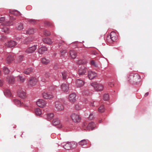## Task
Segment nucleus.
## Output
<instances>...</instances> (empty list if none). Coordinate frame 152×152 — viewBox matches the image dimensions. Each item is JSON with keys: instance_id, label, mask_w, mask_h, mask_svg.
<instances>
[{"instance_id": "obj_1", "label": "nucleus", "mask_w": 152, "mask_h": 152, "mask_svg": "<svg viewBox=\"0 0 152 152\" xmlns=\"http://www.w3.org/2000/svg\"><path fill=\"white\" fill-rule=\"evenodd\" d=\"M140 79V76L137 74L131 73L127 77V80L131 83H136Z\"/></svg>"}, {"instance_id": "obj_2", "label": "nucleus", "mask_w": 152, "mask_h": 152, "mask_svg": "<svg viewBox=\"0 0 152 152\" xmlns=\"http://www.w3.org/2000/svg\"><path fill=\"white\" fill-rule=\"evenodd\" d=\"M38 82L37 78L35 77H30L27 80V83L29 86L32 87L35 86Z\"/></svg>"}, {"instance_id": "obj_3", "label": "nucleus", "mask_w": 152, "mask_h": 152, "mask_svg": "<svg viewBox=\"0 0 152 152\" xmlns=\"http://www.w3.org/2000/svg\"><path fill=\"white\" fill-rule=\"evenodd\" d=\"M70 117L74 123H79L81 121V118L80 115L77 113H72L70 115Z\"/></svg>"}, {"instance_id": "obj_4", "label": "nucleus", "mask_w": 152, "mask_h": 152, "mask_svg": "<svg viewBox=\"0 0 152 152\" xmlns=\"http://www.w3.org/2000/svg\"><path fill=\"white\" fill-rule=\"evenodd\" d=\"M91 86L94 88L97 91H100L103 90V86L100 84L94 82L92 83Z\"/></svg>"}, {"instance_id": "obj_5", "label": "nucleus", "mask_w": 152, "mask_h": 152, "mask_svg": "<svg viewBox=\"0 0 152 152\" xmlns=\"http://www.w3.org/2000/svg\"><path fill=\"white\" fill-rule=\"evenodd\" d=\"M56 110L58 111H61L64 109V107L62 104L59 101H56L55 103Z\"/></svg>"}, {"instance_id": "obj_6", "label": "nucleus", "mask_w": 152, "mask_h": 152, "mask_svg": "<svg viewBox=\"0 0 152 152\" xmlns=\"http://www.w3.org/2000/svg\"><path fill=\"white\" fill-rule=\"evenodd\" d=\"M37 48V45H34L29 47L25 50V52L27 54H30L34 53Z\"/></svg>"}, {"instance_id": "obj_7", "label": "nucleus", "mask_w": 152, "mask_h": 152, "mask_svg": "<svg viewBox=\"0 0 152 152\" xmlns=\"http://www.w3.org/2000/svg\"><path fill=\"white\" fill-rule=\"evenodd\" d=\"M87 71V68L83 66L80 67L78 70V74L80 76H82L84 75Z\"/></svg>"}, {"instance_id": "obj_8", "label": "nucleus", "mask_w": 152, "mask_h": 152, "mask_svg": "<svg viewBox=\"0 0 152 152\" xmlns=\"http://www.w3.org/2000/svg\"><path fill=\"white\" fill-rule=\"evenodd\" d=\"M76 95L75 93H72L70 94L69 97V101L72 103L75 102L76 101Z\"/></svg>"}, {"instance_id": "obj_9", "label": "nucleus", "mask_w": 152, "mask_h": 152, "mask_svg": "<svg viewBox=\"0 0 152 152\" xmlns=\"http://www.w3.org/2000/svg\"><path fill=\"white\" fill-rule=\"evenodd\" d=\"M43 97L45 99H50L53 98V96L52 93L44 92L42 93Z\"/></svg>"}, {"instance_id": "obj_10", "label": "nucleus", "mask_w": 152, "mask_h": 152, "mask_svg": "<svg viewBox=\"0 0 152 152\" xmlns=\"http://www.w3.org/2000/svg\"><path fill=\"white\" fill-rule=\"evenodd\" d=\"M74 145L72 142H67L63 145V147L65 150H69L72 148Z\"/></svg>"}, {"instance_id": "obj_11", "label": "nucleus", "mask_w": 152, "mask_h": 152, "mask_svg": "<svg viewBox=\"0 0 152 152\" xmlns=\"http://www.w3.org/2000/svg\"><path fill=\"white\" fill-rule=\"evenodd\" d=\"M18 96L22 99H25L27 97L26 93L22 89L19 90L18 92Z\"/></svg>"}, {"instance_id": "obj_12", "label": "nucleus", "mask_w": 152, "mask_h": 152, "mask_svg": "<svg viewBox=\"0 0 152 152\" xmlns=\"http://www.w3.org/2000/svg\"><path fill=\"white\" fill-rule=\"evenodd\" d=\"M52 124L53 125L57 126L58 128H61L62 127V125L60 123V120L58 119H54L53 121Z\"/></svg>"}, {"instance_id": "obj_13", "label": "nucleus", "mask_w": 152, "mask_h": 152, "mask_svg": "<svg viewBox=\"0 0 152 152\" xmlns=\"http://www.w3.org/2000/svg\"><path fill=\"white\" fill-rule=\"evenodd\" d=\"M38 106L41 107H44L46 105V103L45 101L42 99H39L36 102Z\"/></svg>"}, {"instance_id": "obj_14", "label": "nucleus", "mask_w": 152, "mask_h": 152, "mask_svg": "<svg viewBox=\"0 0 152 152\" xmlns=\"http://www.w3.org/2000/svg\"><path fill=\"white\" fill-rule=\"evenodd\" d=\"M110 39L111 40L114 42H115L117 38V36L116 33L114 32H111L110 35Z\"/></svg>"}, {"instance_id": "obj_15", "label": "nucleus", "mask_w": 152, "mask_h": 152, "mask_svg": "<svg viewBox=\"0 0 152 152\" xmlns=\"http://www.w3.org/2000/svg\"><path fill=\"white\" fill-rule=\"evenodd\" d=\"M88 76L90 80H92L97 76V74L91 71H89L88 72Z\"/></svg>"}, {"instance_id": "obj_16", "label": "nucleus", "mask_w": 152, "mask_h": 152, "mask_svg": "<svg viewBox=\"0 0 152 152\" xmlns=\"http://www.w3.org/2000/svg\"><path fill=\"white\" fill-rule=\"evenodd\" d=\"M6 80L9 84H13L14 83L15 79L13 76H8L6 78Z\"/></svg>"}, {"instance_id": "obj_17", "label": "nucleus", "mask_w": 152, "mask_h": 152, "mask_svg": "<svg viewBox=\"0 0 152 152\" xmlns=\"http://www.w3.org/2000/svg\"><path fill=\"white\" fill-rule=\"evenodd\" d=\"M84 84V82L80 79L76 80V84L77 87L80 88L83 86Z\"/></svg>"}, {"instance_id": "obj_18", "label": "nucleus", "mask_w": 152, "mask_h": 152, "mask_svg": "<svg viewBox=\"0 0 152 152\" xmlns=\"http://www.w3.org/2000/svg\"><path fill=\"white\" fill-rule=\"evenodd\" d=\"M17 44V43L15 41L10 40L8 42L6 45L9 48H12L15 46Z\"/></svg>"}, {"instance_id": "obj_19", "label": "nucleus", "mask_w": 152, "mask_h": 152, "mask_svg": "<svg viewBox=\"0 0 152 152\" xmlns=\"http://www.w3.org/2000/svg\"><path fill=\"white\" fill-rule=\"evenodd\" d=\"M61 89L64 92H67L69 90L68 84H63L61 85Z\"/></svg>"}, {"instance_id": "obj_20", "label": "nucleus", "mask_w": 152, "mask_h": 152, "mask_svg": "<svg viewBox=\"0 0 152 152\" xmlns=\"http://www.w3.org/2000/svg\"><path fill=\"white\" fill-rule=\"evenodd\" d=\"M14 56L13 54H10L7 57L6 59L7 62L9 63L11 62L14 60Z\"/></svg>"}, {"instance_id": "obj_21", "label": "nucleus", "mask_w": 152, "mask_h": 152, "mask_svg": "<svg viewBox=\"0 0 152 152\" xmlns=\"http://www.w3.org/2000/svg\"><path fill=\"white\" fill-rule=\"evenodd\" d=\"M47 50V48L45 46H42L38 50V52L40 54L43 53Z\"/></svg>"}, {"instance_id": "obj_22", "label": "nucleus", "mask_w": 152, "mask_h": 152, "mask_svg": "<svg viewBox=\"0 0 152 152\" xmlns=\"http://www.w3.org/2000/svg\"><path fill=\"white\" fill-rule=\"evenodd\" d=\"M33 72V69L31 67H30L26 69L24 72V73L26 75H29L32 73Z\"/></svg>"}, {"instance_id": "obj_23", "label": "nucleus", "mask_w": 152, "mask_h": 152, "mask_svg": "<svg viewBox=\"0 0 152 152\" xmlns=\"http://www.w3.org/2000/svg\"><path fill=\"white\" fill-rule=\"evenodd\" d=\"M95 126V124L93 122L90 123L87 126V130H92L94 129Z\"/></svg>"}, {"instance_id": "obj_24", "label": "nucleus", "mask_w": 152, "mask_h": 152, "mask_svg": "<svg viewBox=\"0 0 152 152\" xmlns=\"http://www.w3.org/2000/svg\"><path fill=\"white\" fill-rule=\"evenodd\" d=\"M43 41L44 43L49 45L51 44L53 42L51 39L48 37H46L43 39Z\"/></svg>"}, {"instance_id": "obj_25", "label": "nucleus", "mask_w": 152, "mask_h": 152, "mask_svg": "<svg viewBox=\"0 0 152 152\" xmlns=\"http://www.w3.org/2000/svg\"><path fill=\"white\" fill-rule=\"evenodd\" d=\"M69 54L71 57L72 58H75L77 56V53L73 50H70L69 51Z\"/></svg>"}, {"instance_id": "obj_26", "label": "nucleus", "mask_w": 152, "mask_h": 152, "mask_svg": "<svg viewBox=\"0 0 152 152\" xmlns=\"http://www.w3.org/2000/svg\"><path fill=\"white\" fill-rule=\"evenodd\" d=\"M41 61L42 64L45 65H47L50 62V60L45 57L42 58L41 59Z\"/></svg>"}, {"instance_id": "obj_27", "label": "nucleus", "mask_w": 152, "mask_h": 152, "mask_svg": "<svg viewBox=\"0 0 152 152\" xmlns=\"http://www.w3.org/2000/svg\"><path fill=\"white\" fill-rule=\"evenodd\" d=\"M46 117L48 120H51L54 116L53 113H47L46 115Z\"/></svg>"}, {"instance_id": "obj_28", "label": "nucleus", "mask_w": 152, "mask_h": 152, "mask_svg": "<svg viewBox=\"0 0 152 152\" xmlns=\"http://www.w3.org/2000/svg\"><path fill=\"white\" fill-rule=\"evenodd\" d=\"M35 30L33 28L29 29L28 30H27L26 31V34H33Z\"/></svg>"}, {"instance_id": "obj_29", "label": "nucleus", "mask_w": 152, "mask_h": 152, "mask_svg": "<svg viewBox=\"0 0 152 152\" xmlns=\"http://www.w3.org/2000/svg\"><path fill=\"white\" fill-rule=\"evenodd\" d=\"M35 113L36 115H40L42 114L41 110L39 108H37L35 110Z\"/></svg>"}, {"instance_id": "obj_30", "label": "nucleus", "mask_w": 152, "mask_h": 152, "mask_svg": "<svg viewBox=\"0 0 152 152\" xmlns=\"http://www.w3.org/2000/svg\"><path fill=\"white\" fill-rule=\"evenodd\" d=\"M13 102L15 104L18 106H20L21 105V102L18 99H15L13 100Z\"/></svg>"}, {"instance_id": "obj_31", "label": "nucleus", "mask_w": 152, "mask_h": 152, "mask_svg": "<svg viewBox=\"0 0 152 152\" xmlns=\"http://www.w3.org/2000/svg\"><path fill=\"white\" fill-rule=\"evenodd\" d=\"M16 28L19 30L23 29V24L21 23H19L18 26L16 27Z\"/></svg>"}, {"instance_id": "obj_32", "label": "nucleus", "mask_w": 152, "mask_h": 152, "mask_svg": "<svg viewBox=\"0 0 152 152\" xmlns=\"http://www.w3.org/2000/svg\"><path fill=\"white\" fill-rule=\"evenodd\" d=\"M79 145L82 146L86 145L87 144V140L85 139L82 140L79 142Z\"/></svg>"}, {"instance_id": "obj_33", "label": "nucleus", "mask_w": 152, "mask_h": 152, "mask_svg": "<svg viewBox=\"0 0 152 152\" xmlns=\"http://www.w3.org/2000/svg\"><path fill=\"white\" fill-rule=\"evenodd\" d=\"M78 63L80 64H87V61L85 59L80 60L78 61Z\"/></svg>"}, {"instance_id": "obj_34", "label": "nucleus", "mask_w": 152, "mask_h": 152, "mask_svg": "<svg viewBox=\"0 0 152 152\" xmlns=\"http://www.w3.org/2000/svg\"><path fill=\"white\" fill-rule=\"evenodd\" d=\"M3 70L4 74H8L10 72V70L8 68L6 67H4Z\"/></svg>"}, {"instance_id": "obj_35", "label": "nucleus", "mask_w": 152, "mask_h": 152, "mask_svg": "<svg viewBox=\"0 0 152 152\" xmlns=\"http://www.w3.org/2000/svg\"><path fill=\"white\" fill-rule=\"evenodd\" d=\"M109 97L108 94H104L103 96V99L104 100L106 101L109 99Z\"/></svg>"}, {"instance_id": "obj_36", "label": "nucleus", "mask_w": 152, "mask_h": 152, "mask_svg": "<svg viewBox=\"0 0 152 152\" xmlns=\"http://www.w3.org/2000/svg\"><path fill=\"white\" fill-rule=\"evenodd\" d=\"M62 75V77L63 79H66V78L67 74L66 72L65 71H63L61 72Z\"/></svg>"}, {"instance_id": "obj_37", "label": "nucleus", "mask_w": 152, "mask_h": 152, "mask_svg": "<svg viewBox=\"0 0 152 152\" xmlns=\"http://www.w3.org/2000/svg\"><path fill=\"white\" fill-rule=\"evenodd\" d=\"M1 31L4 32L5 33H8V29L7 27L5 26L4 27L1 28Z\"/></svg>"}, {"instance_id": "obj_38", "label": "nucleus", "mask_w": 152, "mask_h": 152, "mask_svg": "<svg viewBox=\"0 0 152 152\" xmlns=\"http://www.w3.org/2000/svg\"><path fill=\"white\" fill-rule=\"evenodd\" d=\"M18 77L21 83H23L26 80V79L25 78H23L22 76L18 75Z\"/></svg>"}, {"instance_id": "obj_39", "label": "nucleus", "mask_w": 152, "mask_h": 152, "mask_svg": "<svg viewBox=\"0 0 152 152\" xmlns=\"http://www.w3.org/2000/svg\"><path fill=\"white\" fill-rule=\"evenodd\" d=\"M99 111L101 113H102L104 111V108L103 105L101 106L99 108Z\"/></svg>"}, {"instance_id": "obj_40", "label": "nucleus", "mask_w": 152, "mask_h": 152, "mask_svg": "<svg viewBox=\"0 0 152 152\" xmlns=\"http://www.w3.org/2000/svg\"><path fill=\"white\" fill-rule=\"evenodd\" d=\"M49 79L46 78L44 77H42L41 79V81L44 83H46L47 82L49 81Z\"/></svg>"}, {"instance_id": "obj_41", "label": "nucleus", "mask_w": 152, "mask_h": 152, "mask_svg": "<svg viewBox=\"0 0 152 152\" xmlns=\"http://www.w3.org/2000/svg\"><path fill=\"white\" fill-rule=\"evenodd\" d=\"M23 55H21L20 56H19L18 58V61L20 62L22 61L23 60Z\"/></svg>"}, {"instance_id": "obj_42", "label": "nucleus", "mask_w": 152, "mask_h": 152, "mask_svg": "<svg viewBox=\"0 0 152 152\" xmlns=\"http://www.w3.org/2000/svg\"><path fill=\"white\" fill-rule=\"evenodd\" d=\"M94 118V115L93 113H91L88 117L89 119L92 120Z\"/></svg>"}, {"instance_id": "obj_43", "label": "nucleus", "mask_w": 152, "mask_h": 152, "mask_svg": "<svg viewBox=\"0 0 152 152\" xmlns=\"http://www.w3.org/2000/svg\"><path fill=\"white\" fill-rule=\"evenodd\" d=\"M75 108L77 110H80L81 109V107L79 105L76 104L75 105Z\"/></svg>"}, {"instance_id": "obj_44", "label": "nucleus", "mask_w": 152, "mask_h": 152, "mask_svg": "<svg viewBox=\"0 0 152 152\" xmlns=\"http://www.w3.org/2000/svg\"><path fill=\"white\" fill-rule=\"evenodd\" d=\"M44 34L45 36H49L50 35L51 33L50 31H44Z\"/></svg>"}, {"instance_id": "obj_45", "label": "nucleus", "mask_w": 152, "mask_h": 152, "mask_svg": "<svg viewBox=\"0 0 152 152\" xmlns=\"http://www.w3.org/2000/svg\"><path fill=\"white\" fill-rule=\"evenodd\" d=\"M28 21L32 24H34L36 22V20L34 19H30L28 20Z\"/></svg>"}, {"instance_id": "obj_46", "label": "nucleus", "mask_w": 152, "mask_h": 152, "mask_svg": "<svg viewBox=\"0 0 152 152\" xmlns=\"http://www.w3.org/2000/svg\"><path fill=\"white\" fill-rule=\"evenodd\" d=\"M61 56H64L66 53V51L65 50H61Z\"/></svg>"}, {"instance_id": "obj_47", "label": "nucleus", "mask_w": 152, "mask_h": 152, "mask_svg": "<svg viewBox=\"0 0 152 152\" xmlns=\"http://www.w3.org/2000/svg\"><path fill=\"white\" fill-rule=\"evenodd\" d=\"M82 94L84 95H87L88 93V91L87 90H84L82 91Z\"/></svg>"}, {"instance_id": "obj_48", "label": "nucleus", "mask_w": 152, "mask_h": 152, "mask_svg": "<svg viewBox=\"0 0 152 152\" xmlns=\"http://www.w3.org/2000/svg\"><path fill=\"white\" fill-rule=\"evenodd\" d=\"M9 12H10V13L11 14H13L14 15H15V12H18V11L16 10H9Z\"/></svg>"}, {"instance_id": "obj_49", "label": "nucleus", "mask_w": 152, "mask_h": 152, "mask_svg": "<svg viewBox=\"0 0 152 152\" xmlns=\"http://www.w3.org/2000/svg\"><path fill=\"white\" fill-rule=\"evenodd\" d=\"M91 63L92 65H93L95 66H96V64L94 60L91 61Z\"/></svg>"}, {"instance_id": "obj_50", "label": "nucleus", "mask_w": 152, "mask_h": 152, "mask_svg": "<svg viewBox=\"0 0 152 152\" xmlns=\"http://www.w3.org/2000/svg\"><path fill=\"white\" fill-rule=\"evenodd\" d=\"M109 86L111 87H112L114 86V84L112 82H109L108 83Z\"/></svg>"}, {"instance_id": "obj_51", "label": "nucleus", "mask_w": 152, "mask_h": 152, "mask_svg": "<svg viewBox=\"0 0 152 152\" xmlns=\"http://www.w3.org/2000/svg\"><path fill=\"white\" fill-rule=\"evenodd\" d=\"M44 77L47 79H48L49 77V74L48 73H46Z\"/></svg>"}, {"instance_id": "obj_52", "label": "nucleus", "mask_w": 152, "mask_h": 152, "mask_svg": "<svg viewBox=\"0 0 152 152\" xmlns=\"http://www.w3.org/2000/svg\"><path fill=\"white\" fill-rule=\"evenodd\" d=\"M4 17H1L0 18V23H2L4 21Z\"/></svg>"}, {"instance_id": "obj_53", "label": "nucleus", "mask_w": 152, "mask_h": 152, "mask_svg": "<svg viewBox=\"0 0 152 152\" xmlns=\"http://www.w3.org/2000/svg\"><path fill=\"white\" fill-rule=\"evenodd\" d=\"M3 84V81L0 80V86H2Z\"/></svg>"}, {"instance_id": "obj_54", "label": "nucleus", "mask_w": 152, "mask_h": 152, "mask_svg": "<svg viewBox=\"0 0 152 152\" xmlns=\"http://www.w3.org/2000/svg\"><path fill=\"white\" fill-rule=\"evenodd\" d=\"M149 94V93L148 92H146L144 95V96L146 97Z\"/></svg>"}, {"instance_id": "obj_55", "label": "nucleus", "mask_w": 152, "mask_h": 152, "mask_svg": "<svg viewBox=\"0 0 152 152\" xmlns=\"http://www.w3.org/2000/svg\"><path fill=\"white\" fill-rule=\"evenodd\" d=\"M94 103H93V102L92 103H91V104H90V105H91V106H95L96 105H95L94 104Z\"/></svg>"}, {"instance_id": "obj_56", "label": "nucleus", "mask_w": 152, "mask_h": 152, "mask_svg": "<svg viewBox=\"0 0 152 152\" xmlns=\"http://www.w3.org/2000/svg\"><path fill=\"white\" fill-rule=\"evenodd\" d=\"M7 93H8V94L9 95H11V92L10 91L8 90L7 91Z\"/></svg>"}, {"instance_id": "obj_57", "label": "nucleus", "mask_w": 152, "mask_h": 152, "mask_svg": "<svg viewBox=\"0 0 152 152\" xmlns=\"http://www.w3.org/2000/svg\"><path fill=\"white\" fill-rule=\"evenodd\" d=\"M15 39L17 40H20L21 39V38H20V37H16L15 38Z\"/></svg>"}, {"instance_id": "obj_58", "label": "nucleus", "mask_w": 152, "mask_h": 152, "mask_svg": "<svg viewBox=\"0 0 152 152\" xmlns=\"http://www.w3.org/2000/svg\"><path fill=\"white\" fill-rule=\"evenodd\" d=\"M87 125V123H86V122H84L83 124V126H86Z\"/></svg>"}, {"instance_id": "obj_59", "label": "nucleus", "mask_w": 152, "mask_h": 152, "mask_svg": "<svg viewBox=\"0 0 152 152\" xmlns=\"http://www.w3.org/2000/svg\"><path fill=\"white\" fill-rule=\"evenodd\" d=\"M49 88H50V89H53V90L54 89V87L53 86H51Z\"/></svg>"}, {"instance_id": "obj_60", "label": "nucleus", "mask_w": 152, "mask_h": 152, "mask_svg": "<svg viewBox=\"0 0 152 152\" xmlns=\"http://www.w3.org/2000/svg\"><path fill=\"white\" fill-rule=\"evenodd\" d=\"M6 26H9L10 25V23H7L6 24Z\"/></svg>"}, {"instance_id": "obj_61", "label": "nucleus", "mask_w": 152, "mask_h": 152, "mask_svg": "<svg viewBox=\"0 0 152 152\" xmlns=\"http://www.w3.org/2000/svg\"><path fill=\"white\" fill-rule=\"evenodd\" d=\"M47 24L48 25H49V26H50V24L49 23H48Z\"/></svg>"}, {"instance_id": "obj_62", "label": "nucleus", "mask_w": 152, "mask_h": 152, "mask_svg": "<svg viewBox=\"0 0 152 152\" xmlns=\"http://www.w3.org/2000/svg\"><path fill=\"white\" fill-rule=\"evenodd\" d=\"M13 20H15L16 19V18H13Z\"/></svg>"}, {"instance_id": "obj_63", "label": "nucleus", "mask_w": 152, "mask_h": 152, "mask_svg": "<svg viewBox=\"0 0 152 152\" xmlns=\"http://www.w3.org/2000/svg\"><path fill=\"white\" fill-rule=\"evenodd\" d=\"M1 71L0 70V75H1Z\"/></svg>"}, {"instance_id": "obj_64", "label": "nucleus", "mask_w": 152, "mask_h": 152, "mask_svg": "<svg viewBox=\"0 0 152 152\" xmlns=\"http://www.w3.org/2000/svg\"><path fill=\"white\" fill-rule=\"evenodd\" d=\"M14 137H15V138H16V136H15H15H14Z\"/></svg>"}]
</instances>
